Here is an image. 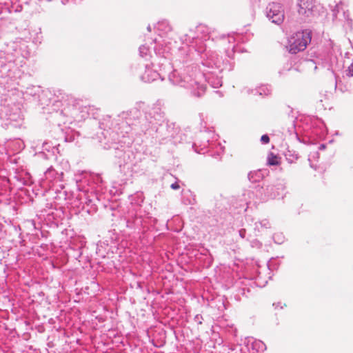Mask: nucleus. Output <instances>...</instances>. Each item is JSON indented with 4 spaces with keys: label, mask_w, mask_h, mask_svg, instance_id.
Returning <instances> with one entry per match:
<instances>
[{
    "label": "nucleus",
    "mask_w": 353,
    "mask_h": 353,
    "mask_svg": "<svg viewBox=\"0 0 353 353\" xmlns=\"http://www.w3.org/2000/svg\"><path fill=\"white\" fill-rule=\"evenodd\" d=\"M309 38V31L304 30L293 34L288 39L286 48L291 54H296L304 50L307 47V39Z\"/></svg>",
    "instance_id": "f257e3e1"
},
{
    "label": "nucleus",
    "mask_w": 353,
    "mask_h": 353,
    "mask_svg": "<svg viewBox=\"0 0 353 353\" xmlns=\"http://www.w3.org/2000/svg\"><path fill=\"white\" fill-rule=\"evenodd\" d=\"M181 87L189 90L192 95L196 97H202L206 90V86L204 83H201L198 77H190L185 75L181 77L180 80L176 81Z\"/></svg>",
    "instance_id": "f03ea898"
},
{
    "label": "nucleus",
    "mask_w": 353,
    "mask_h": 353,
    "mask_svg": "<svg viewBox=\"0 0 353 353\" xmlns=\"http://www.w3.org/2000/svg\"><path fill=\"white\" fill-rule=\"evenodd\" d=\"M267 17L272 20V23L281 24L284 20V10L279 2H272L266 8Z\"/></svg>",
    "instance_id": "7ed1b4c3"
},
{
    "label": "nucleus",
    "mask_w": 353,
    "mask_h": 353,
    "mask_svg": "<svg viewBox=\"0 0 353 353\" xmlns=\"http://www.w3.org/2000/svg\"><path fill=\"white\" fill-rule=\"evenodd\" d=\"M285 189V185L283 181L281 180H276L266 186L265 194L268 197L274 199L276 196L280 195Z\"/></svg>",
    "instance_id": "20e7f679"
},
{
    "label": "nucleus",
    "mask_w": 353,
    "mask_h": 353,
    "mask_svg": "<svg viewBox=\"0 0 353 353\" xmlns=\"http://www.w3.org/2000/svg\"><path fill=\"white\" fill-rule=\"evenodd\" d=\"M45 179L50 183L55 181H61V178L63 175V172L59 173L56 171L52 166H50L47 169L44 173Z\"/></svg>",
    "instance_id": "39448f33"
},
{
    "label": "nucleus",
    "mask_w": 353,
    "mask_h": 353,
    "mask_svg": "<svg viewBox=\"0 0 353 353\" xmlns=\"http://www.w3.org/2000/svg\"><path fill=\"white\" fill-rule=\"evenodd\" d=\"M265 350V344L260 340H254L249 348L250 353H263Z\"/></svg>",
    "instance_id": "423d86ee"
},
{
    "label": "nucleus",
    "mask_w": 353,
    "mask_h": 353,
    "mask_svg": "<svg viewBox=\"0 0 353 353\" xmlns=\"http://www.w3.org/2000/svg\"><path fill=\"white\" fill-rule=\"evenodd\" d=\"M284 156L290 163H295L299 158V154L293 149L289 148L284 152Z\"/></svg>",
    "instance_id": "0eeeda50"
},
{
    "label": "nucleus",
    "mask_w": 353,
    "mask_h": 353,
    "mask_svg": "<svg viewBox=\"0 0 353 353\" xmlns=\"http://www.w3.org/2000/svg\"><path fill=\"white\" fill-rule=\"evenodd\" d=\"M248 176V179L252 183L259 182L263 178L262 172L260 170L250 172Z\"/></svg>",
    "instance_id": "6e6552de"
},
{
    "label": "nucleus",
    "mask_w": 353,
    "mask_h": 353,
    "mask_svg": "<svg viewBox=\"0 0 353 353\" xmlns=\"http://www.w3.org/2000/svg\"><path fill=\"white\" fill-rule=\"evenodd\" d=\"M298 12L299 14H305L308 7L309 0H297Z\"/></svg>",
    "instance_id": "1a4fd4ad"
},
{
    "label": "nucleus",
    "mask_w": 353,
    "mask_h": 353,
    "mask_svg": "<svg viewBox=\"0 0 353 353\" xmlns=\"http://www.w3.org/2000/svg\"><path fill=\"white\" fill-rule=\"evenodd\" d=\"M157 76V73L149 70L144 76L141 77V79L145 82H150L155 80L158 77Z\"/></svg>",
    "instance_id": "9d476101"
},
{
    "label": "nucleus",
    "mask_w": 353,
    "mask_h": 353,
    "mask_svg": "<svg viewBox=\"0 0 353 353\" xmlns=\"http://www.w3.org/2000/svg\"><path fill=\"white\" fill-rule=\"evenodd\" d=\"M268 164L271 165H277L279 164V162L278 161V157L275 154H274V153H272V152H270L268 154Z\"/></svg>",
    "instance_id": "9b49d317"
},
{
    "label": "nucleus",
    "mask_w": 353,
    "mask_h": 353,
    "mask_svg": "<svg viewBox=\"0 0 353 353\" xmlns=\"http://www.w3.org/2000/svg\"><path fill=\"white\" fill-rule=\"evenodd\" d=\"M256 225V228H259V225L261 227V228H270V221L268 220V219H263L259 222H256L255 223Z\"/></svg>",
    "instance_id": "f8f14e48"
},
{
    "label": "nucleus",
    "mask_w": 353,
    "mask_h": 353,
    "mask_svg": "<svg viewBox=\"0 0 353 353\" xmlns=\"http://www.w3.org/2000/svg\"><path fill=\"white\" fill-rule=\"evenodd\" d=\"M261 141L263 144H268L270 142V137L268 134H263L261 137Z\"/></svg>",
    "instance_id": "ddd939ff"
},
{
    "label": "nucleus",
    "mask_w": 353,
    "mask_h": 353,
    "mask_svg": "<svg viewBox=\"0 0 353 353\" xmlns=\"http://www.w3.org/2000/svg\"><path fill=\"white\" fill-rule=\"evenodd\" d=\"M252 246L261 248L262 246V243H260L259 241L255 240L252 242Z\"/></svg>",
    "instance_id": "4468645a"
},
{
    "label": "nucleus",
    "mask_w": 353,
    "mask_h": 353,
    "mask_svg": "<svg viewBox=\"0 0 353 353\" xmlns=\"http://www.w3.org/2000/svg\"><path fill=\"white\" fill-rule=\"evenodd\" d=\"M239 236L242 238V239H244L245 237V234H246V230L245 229H241L239 231Z\"/></svg>",
    "instance_id": "2eb2a0df"
},
{
    "label": "nucleus",
    "mask_w": 353,
    "mask_h": 353,
    "mask_svg": "<svg viewBox=\"0 0 353 353\" xmlns=\"http://www.w3.org/2000/svg\"><path fill=\"white\" fill-rule=\"evenodd\" d=\"M203 319L202 316L200 315H196L194 318V320L198 322L199 324H201V320Z\"/></svg>",
    "instance_id": "dca6fc26"
},
{
    "label": "nucleus",
    "mask_w": 353,
    "mask_h": 353,
    "mask_svg": "<svg viewBox=\"0 0 353 353\" xmlns=\"http://www.w3.org/2000/svg\"><path fill=\"white\" fill-rule=\"evenodd\" d=\"M170 187L173 190H178L180 188L179 185L176 182L172 183Z\"/></svg>",
    "instance_id": "f3484780"
},
{
    "label": "nucleus",
    "mask_w": 353,
    "mask_h": 353,
    "mask_svg": "<svg viewBox=\"0 0 353 353\" xmlns=\"http://www.w3.org/2000/svg\"><path fill=\"white\" fill-rule=\"evenodd\" d=\"M147 30H148L149 32H151V27H150V26H148Z\"/></svg>",
    "instance_id": "a211bd4d"
},
{
    "label": "nucleus",
    "mask_w": 353,
    "mask_h": 353,
    "mask_svg": "<svg viewBox=\"0 0 353 353\" xmlns=\"http://www.w3.org/2000/svg\"><path fill=\"white\" fill-rule=\"evenodd\" d=\"M221 84L219 82H218V83H217V84H216V85L215 87H216V88H218V87H219V86H221Z\"/></svg>",
    "instance_id": "6ab92c4d"
},
{
    "label": "nucleus",
    "mask_w": 353,
    "mask_h": 353,
    "mask_svg": "<svg viewBox=\"0 0 353 353\" xmlns=\"http://www.w3.org/2000/svg\"><path fill=\"white\" fill-rule=\"evenodd\" d=\"M276 236H278V235H274V239H275L276 238Z\"/></svg>",
    "instance_id": "aec40b11"
}]
</instances>
